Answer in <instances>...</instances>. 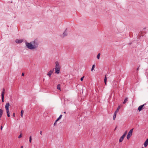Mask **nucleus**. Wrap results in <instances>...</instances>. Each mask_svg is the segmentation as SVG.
<instances>
[{"mask_svg": "<svg viewBox=\"0 0 148 148\" xmlns=\"http://www.w3.org/2000/svg\"><path fill=\"white\" fill-rule=\"evenodd\" d=\"M25 44L26 47L29 49L33 50L34 49L32 42H31L29 43L27 42L26 41H25Z\"/></svg>", "mask_w": 148, "mask_h": 148, "instance_id": "nucleus-1", "label": "nucleus"}, {"mask_svg": "<svg viewBox=\"0 0 148 148\" xmlns=\"http://www.w3.org/2000/svg\"><path fill=\"white\" fill-rule=\"evenodd\" d=\"M9 106L10 103H7L6 104L5 107V108L6 110L7 116L8 117H10V111L9 109Z\"/></svg>", "mask_w": 148, "mask_h": 148, "instance_id": "nucleus-2", "label": "nucleus"}, {"mask_svg": "<svg viewBox=\"0 0 148 148\" xmlns=\"http://www.w3.org/2000/svg\"><path fill=\"white\" fill-rule=\"evenodd\" d=\"M34 49L37 48L38 46L39 43L37 39H35L34 41H32Z\"/></svg>", "mask_w": 148, "mask_h": 148, "instance_id": "nucleus-3", "label": "nucleus"}, {"mask_svg": "<svg viewBox=\"0 0 148 148\" xmlns=\"http://www.w3.org/2000/svg\"><path fill=\"white\" fill-rule=\"evenodd\" d=\"M133 129L134 128L132 129L129 132L127 136V140H129L132 136Z\"/></svg>", "mask_w": 148, "mask_h": 148, "instance_id": "nucleus-4", "label": "nucleus"}, {"mask_svg": "<svg viewBox=\"0 0 148 148\" xmlns=\"http://www.w3.org/2000/svg\"><path fill=\"white\" fill-rule=\"evenodd\" d=\"M146 103H145L142 105H141L139 106L138 109V111L139 112H140L144 108V106L145 105H146Z\"/></svg>", "mask_w": 148, "mask_h": 148, "instance_id": "nucleus-5", "label": "nucleus"}, {"mask_svg": "<svg viewBox=\"0 0 148 148\" xmlns=\"http://www.w3.org/2000/svg\"><path fill=\"white\" fill-rule=\"evenodd\" d=\"M60 66H58V67H56L55 68L56 71L55 73L57 74H59L60 73Z\"/></svg>", "mask_w": 148, "mask_h": 148, "instance_id": "nucleus-6", "label": "nucleus"}, {"mask_svg": "<svg viewBox=\"0 0 148 148\" xmlns=\"http://www.w3.org/2000/svg\"><path fill=\"white\" fill-rule=\"evenodd\" d=\"M54 71V69L51 70H50L49 72L47 74V75L49 77H51V75L53 73Z\"/></svg>", "mask_w": 148, "mask_h": 148, "instance_id": "nucleus-7", "label": "nucleus"}, {"mask_svg": "<svg viewBox=\"0 0 148 148\" xmlns=\"http://www.w3.org/2000/svg\"><path fill=\"white\" fill-rule=\"evenodd\" d=\"M148 145V138L146 140L144 143V145L145 147H146Z\"/></svg>", "mask_w": 148, "mask_h": 148, "instance_id": "nucleus-8", "label": "nucleus"}, {"mask_svg": "<svg viewBox=\"0 0 148 148\" xmlns=\"http://www.w3.org/2000/svg\"><path fill=\"white\" fill-rule=\"evenodd\" d=\"M23 41V40H18L16 39L15 40V42L17 43H21Z\"/></svg>", "mask_w": 148, "mask_h": 148, "instance_id": "nucleus-9", "label": "nucleus"}, {"mask_svg": "<svg viewBox=\"0 0 148 148\" xmlns=\"http://www.w3.org/2000/svg\"><path fill=\"white\" fill-rule=\"evenodd\" d=\"M67 29H66L65 30V31H64V33H63V36L64 37L66 36H67Z\"/></svg>", "mask_w": 148, "mask_h": 148, "instance_id": "nucleus-10", "label": "nucleus"}, {"mask_svg": "<svg viewBox=\"0 0 148 148\" xmlns=\"http://www.w3.org/2000/svg\"><path fill=\"white\" fill-rule=\"evenodd\" d=\"M107 78L106 76V75H105V77L104 79V82L105 83V84L106 85H107Z\"/></svg>", "mask_w": 148, "mask_h": 148, "instance_id": "nucleus-11", "label": "nucleus"}, {"mask_svg": "<svg viewBox=\"0 0 148 148\" xmlns=\"http://www.w3.org/2000/svg\"><path fill=\"white\" fill-rule=\"evenodd\" d=\"M128 98L127 97H126L123 102V103L125 104L126 102L128 101Z\"/></svg>", "mask_w": 148, "mask_h": 148, "instance_id": "nucleus-12", "label": "nucleus"}, {"mask_svg": "<svg viewBox=\"0 0 148 148\" xmlns=\"http://www.w3.org/2000/svg\"><path fill=\"white\" fill-rule=\"evenodd\" d=\"M3 111L1 109H0V118L1 117L2 115L3 114Z\"/></svg>", "mask_w": 148, "mask_h": 148, "instance_id": "nucleus-13", "label": "nucleus"}, {"mask_svg": "<svg viewBox=\"0 0 148 148\" xmlns=\"http://www.w3.org/2000/svg\"><path fill=\"white\" fill-rule=\"evenodd\" d=\"M5 90V89L4 88H3V91L1 93V96H4Z\"/></svg>", "mask_w": 148, "mask_h": 148, "instance_id": "nucleus-14", "label": "nucleus"}, {"mask_svg": "<svg viewBox=\"0 0 148 148\" xmlns=\"http://www.w3.org/2000/svg\"><path fill=\"white\" fill-rule=\"evenodd\" d=\"M124 138L122 137L121 136L119 139V142L121 143L122 142Z\"/></svg>", "mask_w": 148, "mask_h": 148, "instance_id": "nucleus-15", "label": "nucleus"}, {"mask_svg": "<svg viewBox=\"0 0 148 148\" xmlns=\"http://www.w3.org/2000/svg\"><path fill=\"white\" fill-rule=\"evenodd\" d=\"M57 89L58 90H60V84H58L57 87Z\"/></svg>", "mask_w": 148, "mask_h": 148, "instance_id": "nucleus-16", "label": "nucleus"}, {"mask_svg": "<svg viewBox=\"0 0 148 148\" xmlns=\"http://www.w3.org/2000/svg\"><path fill=\"white\" fill-rule=\"evenodd\" d=\"M21 116L23 117V113H24V111L23 110H22L21 111Z\"/></svg>", "mask_w": 148, "mask_h": 148, "instance_id": "nucleus-17", "label": "nucleus"}, {"mask_svg": "<svg viewBox=\"0 0 148 148\" xmlns=\"http://www.w3.org/2000/svg\"><path fill=\"white\" fill-rule=\"evenodd\" d=\"M120 106H118V107L117 108V109H116V110L115 111L117 112H118L119 111V110L120 108Z\"/></svg>", "mask_w": 148, "mask_h": 148, "instance_id": "nucleus-18", "label": "nucleus"}, {"mask_svg": "<svg viewBox=\"0 0 148 148\" xmlns=\"http://www.w3.org/2000/svg\"><path fill=\"white\" fill-rule=\"evenodd\" d=\"M56 67H58V66H60L59 65V63L58 61H56Z\"/></svg>", "mask_w": 148, "mask_h": 148, "instance_id": "nucleus-19", "label": "nucleus"}, {"mask_svg": "<svg viewBox=\"0 0 148 148\" xmlns=\"http://www.w3.org/2000/svg\"><path fill=\"white\" fill-rule=\"evenodd\" d=\"M95 64H93L92 65V68H91V71H93V70L94 69V68H95Z\"/></svg>", "mask_w": 148, "mask_h": 148, "instance_id": "nucleus-20", "label": "nucleus"}, {"mask_svg": "<svg viewBox=\"0 0 148 148\" xmlns=\"http://www.w3.org/2000/svg\"><path fill=\"white\" fill-rule=\"evenodd\" d=\"M4 96H1V101L2 102H4Z\"/></svg>", "mask_w": 148, "mask_h": 148, "instance_id": "nucleus-21", "label": "nucleus"}, {"mask_svg": "<svg viewBox=\"0 0 148 148\" xmlns=\"http://www.w3.org/2000/svg\"><path fill=\"white\" fill-rule=\"evenodd\" d=\"M100 53H99L98 54V55H97V58L98 59H99V58H100Z\"/></svg>", "mask_w": 148, "mask_h": 148, "instance_id": "nucleus-22", "label": "nucleus"}, {"mask_svg": "<svg viewBox=\"0 0 148 148\" xmlns=\"http://www.w3.org/2000/svg\"><path fill=\"white\" fill-rule=\"evenodd\" d=\"M62 116V114L60 115L59 117L58 118V119L59 120L61 118Z\"/></svg>", "mask_w": 148, "mask_h": 148, "instance_id": "nucleus-23", "label": "nucleus"}, {"mask_svg": "<svg viewBox=\"0 0 148 148\" xmlns=\"http://www.w3.org/2000/svg\"><path fill=\"white\" fill-rule=\"evenodd\" d=\"M32 136H30L29 138V142L30 143H31L32 141Z\"/></svg>", "mask_w": 148, "mask_h": 148, "instance_id": "nucleus-24", "label": "nucleus"}, {"mask_svg": "<svg viewBox=\"0 0 148 148\" xmlns=\"http://www.w3.org/2000/svg\"><path fill=\"white\" fill-rule=\"evenodd\" d=\"M127 131H126L123 134V135H124L125 136L127 134Z\"/></svg>", "mask_w": 148, "mask_h": 148, "instance_id": "nucleus-25", "label": "nucleus"}, {"mask_svg": "<svg viewBox=\"0 0 148 148\" xmlns=\"http://www.w3.org/2000/svg\"><path fill=\"white\" fill-rule=\"evenodd\" d=\"M116 116L115 115H113V120H114L115 119L116 117Z\"/></svg>", "mask_w": 148, "mask_h": 148, "instance_id": "nucleus-26", "label": "nucleus"}, {"mask_svg": "<svg viewBox=\"0 0 148 148\" xmlns=\"http://www.w3.org/2000/svg\"><path fill=\"white\" fill-rule=\"evenodd\" d=\"M84 76H83L80 79V80L81 81H82L83 80V78H84Z\"/></svg>", "mask_w": 148, "mask_h": 148, "instance_id": "nucleus-27", "label": "nucleus"}, {"mask_svg": "<svg viewBox=\"0 0 148 148\" xmlns=\"http://www.w3.org/2000/svg\"><path fill=\"white\" fill-rule=\"evenodd\" d=\"M22 135H21V134H20L19 136L18 137V138H21V137H22Z\"/></svg>", "mask_w": 148, "mask_h": 148, "instance_id": "nucleus-28", "label": "nucleus"}, {"mask_svg": "<svg viewBox=\"0 0 148 148\" xmlns=\"http://www.w3.org/2000/svg\"><path fill=\"white\" fill-rule=\"evenodd\" d=\"M118 112H116V111H115V112H114V115H115L116 116V113H117Z\"/></svg>", "mask_w": 148, "mask_h": 148, "instance_id": "nucleus-29", "label": "nucleus"}, {"mask_svg": "<svg viewBox=\"0 0 148 148\" xmlns=\"http://www.w3.org/2000/svg\"><path fill=\"white\" fill-rule=\"evenodd\" d=\"M56 123L57 122L55 121L53 124L55 126L56 125Z\"/></svg>", "mask_w": 148, "mask_h": 148, "instance_id": "nucleus-30", "label": "nucleus"}, {"mask_svg": "<svg viewBox=\"0 0 148 148\" xmlns=\"http://www.w3.org/2000/svg\"><path fill=\"white\" fill-rule=\"evenodd\" d=\"M140 66L139 65L138 67L137 68V71L139 70V67H140Z\"/></svg>", "mask_w": 148, "mask_h": 148, "instance_id": "nucleus-31", "label": "nucleus"}, {"mask_svg": "<svg viewBox=\"0 0 148 148\" xmlns=\"http://www.w3.org/2000/svg\"><path fill=\"white\" fill-rule=\"evenodd\" d=\"M125 136L123 134V135L121 136L124 138Z\"/></svg>", "mask_w": 148, "mask_h": 148, "instance_id": "nucleus-32", "label": "nucleus"}, {"mask_svg": "<svg viewBox=\"0 0 148 148\" xmlns=\"http://www.w3.org/2000/svg\"><path fill=\"white\" fill-rule=\"evenodd\" d=\"M0 128L1 130H2L3 129V127L2 126H1Z\"/></svg>", "mask_w": 148, "mask_h": 148, "instance_id": "nucleus-33", "label": "nucleus"}, {"mask_svg": "<svg viewBox=\"0 0 148 148\" xmlns=\"http://www.w3.org/2000/svg\"><path fill=\"white\" fill-rule=\"evenodd\" d=\"M40 134L42 135V131H40Z\"/></svg>", "mask_w": 148, "mask_h": 148, "instance_id": "nucleus-34", "label": "nucleus"}, {"mask_svg": "<svg viewBox=\"0 0 148 148\" xmlns=\"http://www.w3.org/2000/svg\"><path fill=\"white\" fill-rule=\"evenodd\" d=\"M24 73H22V76H24Z\"/></svg>", "mask_w": 148, "mask_h": 148, "instance_id": "nucleus-35", "label": "nucleus"}, {"mask_svg": "<svg viewBox=\"0 0 148 148\" xmlns=\"http://www.w3.org/2000/svg\"><path fill=\"white\" fill-rule=\"evenodd\" d=\"M59 120L58 119H57L55 121V122H57Z\"/></svg>", "mask_w": 148, "mask_h": 148, "instance_id": "nucleus-36", "label": "nucleus"}, {"mask_svg": "<svg viewBox=\"0 0 148 148\" xmlns=\"http://www.w3.org/2000/svg\"><path fill=\"white\" fill-rule=\"evenodd\" d=\"M13 116H15V113H14L13 114Z\"/></svg>", "mask_w": 148, "mask_h": 148, "instance_id": "nucleus-37", "label": "nucleus"}, {"mask_svg": "<svg viewBox=\"0 0 148 148\" xmlns=\"http://www.w3.org/2000/svg\"><path fill=\"white\" fill-rule=\"evenodd\" d=\"M132 42H130V43L128 44L129 45H131L132 44Z\"/></svg>", "mask_w": 148, "mask_h": 148, "instance_id": "nucleus-38", "label": "nucleus"}, {"mask_svg": "<svg viewBox=\"0 0 148 148\" xmlns=\"http://www.w3.org/2000/svg\"><path fill=\"white\" fill-rule=\"evenodd\" d=\"M117 128V126H116L114 130H116V129Z\"/></svg>", "mask_w": 148, "mask_h": 148, "instance_id": "nucleus-39", "label": "nucleus"}, {"mask_svg": "<svg viewBox=\"0 0 148 148\" xmlns=\"http://www.w3.org/2000/svg\"><path fill=\"white\" fill-rule=\"evenodd\" d=\"M23 146H22L21 147V148H23Z\"/></svg>", "mask_w": 148, "mask_h": 148, "instance_id": "nucleus-40", "label": "nucleus"}, {"mask_svg": "<svg viewBox=\"0 0 148 148\" xmlns=\"http://www.w3.org/2000/svg\"><path fill=\"white\" fill-rule=\"evenodd\" d=\"M64 114H65L66 113V112H64Z\"/></svg>", "mask_w": 148, "mask_h": 148, "instance_id": "nucleus-41", "label": "nucleus"}, {"mask_svg": "<svg viewBox=\"0 0 148 148\" xmlns=\"http://www.w3.org/2000/svg\"><path fill=\"white\" fill-rule=\"evenodd\" d=\"M141 148H144L142 147Z\"/></svg>", "mask_w": 148, "mask_h": 148, "instance_id": "nucleus-42", "label": "nucleus"}, {"mask_svg": "<svg viewBox=\"0 0 148 148\" xmlns=\"http://www.w3.org/2000/svg\"><path fill=\"white\" fill-rule=\"evenodd\" d=\"M145 29V28H144L143 29Z\"/></svg>", "mask_w": 148, "mask_h": 148, "instance_id": "nucleus-43", "label": "nucleus"}, {"mask_svg": "<svg viewBox=\"0 0 148 148\" xmlns=\"http://www.w3.org/2000/svg\"><path fill=\"white\" fill-rule=\"evenodd\" d=\"M10 2H11V3H12V1H11Z\"/></svg>", "mask_w": 148, "mask_h": 148, "instance_id": "nucleus-44", "label": "nucleus"}]
</instances>
